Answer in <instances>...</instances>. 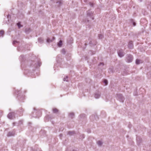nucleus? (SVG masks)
Segmentation results:
<instances>
[{
  "instance_id": "f257e3e1",
  "label": "nucleus",
  "mask_w": 151,
  "mask_h": 151,
  "mask_svg": "<svg viewBox=\"0 0 151 151\" xmlns=\"http://www.w3.org/2000/svg\"><path fill=\"white\" fill-rule=\"evenodd\" d=\"M133 58L132 56L130 55H127L126 57V60L128 63H130L132 62Z\"/></svg>"
},
{
  "instance_id": "f03ea898",
  "label": "nucleus",
  "mask_w": 151,
  "mask_h": 151,
  "mask_svg": "<svg viewBox=\"0 0 151 151\" xmlns=\"http://www.w3.org/2000/svg\"><path fill=\"white\" fill-rule=\"evenodd\" d=\"M116 97L117 99L119 100L120 102H123L124 101V98L122 94H117V95Z\"/></svg>"
},
{
  "instance_id": "7ed1b4c3",
  "label": "nucleus",
  "mask_w": 151,
  "mask_h": 151,
  "mask_svg": "<svg viewBox=\"0 0 151 151\" xmlns=\"http://www.w3.org/2000/svg\"><path fill=\"white\" fill-rule=\"evenodd\" d=\"M117 53L119 56L120 57H123L125 54L122 50H119L117 51Z\"/></svg>"
},
{
  "instance_id": "20e7f679",
  "label": "nucleus",
  "mask_w": 151,
  "mask_h": 151,
  "mask_svg": "<svg viewBox=\"0 0 151 151\" xmlns=\"http://www.w3.org/2000/svg\"><path fill=\"white\" fill-rule=\"evenodd\" d=\"M93 13L90 11H88L87 13V17H89L92 19H94V18L92 17Z\"/></svg>"
},
{
  "instance_id": "39448f33",
  "label": "nucleus",
  "mask_w": 151,
  "mask_h": 151,
  "mask_svg": "<svg viewBox=\"0 0 151 151\" xmlns=\"http://www.w3.org/2000/svg\"><path fill=\"white\" fill-rule=\"evenodd\" d=\"M10 119H13L15 118V113L14 112H10Z\"/></svg>"
},
{
  "instance_id": "423d86ee",
  "label": "nucleus",
  "mask_w": 151,
  "mask_h": 151,
  "mask_svg": "<svg viewBox=\"0 0 151 151\" xmlns=\"http://www.w3.org/2000/svg\"><path fill=\"white\" fill-rule=\"evenodd\" d=\"M101 95L100 93L98 92L95 93V98L96 99H98L100 97Z\"/></svg>"
},
{
  "instance_id": "0eeeda50",
  "label": "nucleus",
  "mask_w": 151,
  "mask_h": 151,
  "mask_svg": "<svg viewBox=\"0 0 151 151\" xmlns=\"http://www.w3.org/2000/svg\"><path fill=\"white\" fill-rule=\"evenodd\" d=\"M128 47L130 49H132L133 47V42L130 41L129 42L128 45Z\"/></svg>"
},
{
  "instance_id": "6e6552de",
  "label": "nucleus",
  "mask_w": 151,
  "mask_h": 151,
  "mask_svg": "<svg viewBox=\"0 0 151 151\" xmlns=\"http://www.w3.org/2000/svg\"><path fill=\"white\" fill-rule=\"evenodd\" d=\"M15 93L16 94L18 95L17 97L18 98V99H19V96L20 95L19 94L21 93L20 90H16Z\"/></svg>"
},
{
  "instance_id": "1a4fd4ad",
  "label": "nucleus",
  "mask_w": 151,
  "mask_h": 151,
  "mask_svg": "<svg viewBox=\"0 0 151 151\" xmlns=\"http://www.w3.org/2000/svg\"><path fill=\"white\" fill-rule=\"evenodd\" d=\"M55 37H53L52 39H51L50 38H48L47 39V42H52L55 39Z\"/></svg>"
},
{
  "instance_id": "9d476101",
  "label": "nucleus",
  "mask_w": 151,
  "mask_h": 151,
  "mask_svg": "<svg viewBox=\"0 0 151 151\" xmlns=\"http://www.w3.org/2000/svg\"><path fill=\"white\" fill-rule=\"evenodd\" d=\"M74 116V114L73 113L71 112L69 114V116L72 119L73 118Z\"/></svg>"
},
{
  "instance_id": "9b49d317",
  "label": "nucleus",
  "mask_w": 151,
  "mask_h": 151,
  "mask_svg": "<svg viewBox=\"0 0 151 151\" xmlns=\"http://www.w3.org/2000/svg\"><path fill=\"white\" fill-rule=\"evenodd\" d=\"M4 35V31L3 30L0 31V37H3Z\"/></svg>"
},
{
  "instance_id": "f8f14e48",
  "label": "nucleus",
  "mask_w": 151,
  "mask_h": 151,
  "mask_svg": "<svg viewBox=\"0 0 151 151\" xmlns=\"http://www.w3.org/2000/svg\"><path fill=\"white\" fill-rule=\"evenodd\" d=\"M75 134L74 132V131H69L68 132V134L70 135H72Z\"/></svg>"
},
{
  "instance_id": "ddd939ff",
  "label": "nucleus",
  "mask_w": 151,
  "mask_h": 151,
  "mask_svg": "<svg viewBox=\"0 0 151 151\" xmlns=\"http://www.w3.org/2000/svg\"><path fill=\"white\" fill-rule=\"evenodd\" d=\"M31 29L29 28H26L25 30V32L27 33H29Z\"/></svg>"
},
{
  "instance_id": "4468645a",
  "label": "nucleus",
  "mask_w": 151,
  "mask_h": 151,
  "mask_svg": "<svg viewBox=\"0 0 151 151\" xmlns=\"http://www.w3.org/2000/svg\"><path fill=\"white\" fill-rule=\"evenodd\" d=\"M53 112L54 113H57L58 112V110L56 108H54L52 109Z\"/></svg>"
},
{
  "instance_id": "2eb2a0df",
  "label": "nucleus",
  "mask_w": 151,
  "mask_h": 151,
  "mask_svg": "<svg viewBox=\"0 0 151 151\" xmlns=\"http://www.w3.org/2000/svg\"><path fill=\"white\" fill-rule=\"evenodd\" d=\"M62 40H60L59 42L58 43V45L59 47H61L62 45Z\"/></svg>"
},
{
  "instance_id": "dca6fc26",
  "label": "nucleus",
  "mask_w": 151,
  "mask_h": 151,
  "mask_svg": "<svg viewBox=\"0 0 151 151\" xmlns=\"http://www.w3.org/2000/svg\"><path fill=\"white\" fill-rule=\"evenodd\" d=\"M17 25L19 29H20L21 27H23V25L20 24V22H19L17 23Z\"/></svg>"
},
{
  "instance_id": "f3484780",
  "label": "nucleus",
  "mask_w": 151,
  "mask_h": 151,
  "mask_svg": "<svg viewBox=\"0 0 151 151\" xmlns=\"http://www.w3.org/2000/svg\"><path fill=\"white\" fill-rule=\"evenodd\" d=\"M97 144L99 146H101L102 145L103 143L101 141H99L97 142Z\"/></svg>"
},
{
  "instance_id": "a211bd4d",
  "label": "nucleus",
  "mask_w": 151,
  "mask_h": 151,
  "mask_svg": "<svg viewBox=\"0 0 151 151\" xmlns=\"http://www.w3.org/2000/svg\"><path fill=\"white\" fill-rule=\"evenodd\" d=\"M96 42H95V43L93 44L92 42V41H91L90 42H89V44L91 45V46H92L94 45H96Z\"/></svg>"
},
{
  "instance_id": "6ab92c4d",
  "label": "nucleus",
  "mask_w": 151,
  "mask_h": 151,
  "mask_svg": "<svg viewBox=\"0 0 151 151\" xmlns=\"http://www.w3.org/2000/svg\"><path fill=\"white\" fill-rule=\"evenodd\" d=\"M94 118H95V119H96L95 116L94 115H91L90 117V119L92 121L94 120V119H93Z\"/></svg>"
},
{
  "instance_id": "aec40b11",
  "label": "nucleus",
  "mask_w": 151,
  "mask_h": 151,
  "mask_svg": "<svg viewBox=\"0 0 151 151\" xmlns=\"http://www.w3.org/2000/svg\"><path fill=\"white\" fill-rule=\"evenodd\" d=\"M104 36L102 34H99L98 35V37L99 39H101L103 38Z\"/></svg>"
},
{
  "instance_id": "412c9836",
  "label": "nucleus",
  "mask_w": 151,
  "mask_h": 151,
  "mask_svg": "<svg viewBox=\"0 0 151 151\" xmlns=\"http://www.w3.org/2000/svg\"><path fill=\"white\" fill-rule=\"evenodd\" d=\"M68 76H65V78H63V80L64 81H66V82H68V80L67 79H68Z\"/></svg>"
},
{
  "instance_id": "4be33fe9",
  "label": "nucleus",
  "mask_w": 151,
  "mask_h": 151,
  "mask_svg": "<svg viewBox=\"0 0 151 151\" xmlns=\"http://www.w3.org/2000/svg\"><path fill=\"white\" fill-rule=\"evenodd\" d=\"M140 60L139 59H137L136 60V63L137 64H139L140 63Z\"/></svg>"
},
{
  "instance_id": "5701e85b",
  "label": "nucleus",
  "mask_w": 151,
  "mask_h": 151,
  "mask_svg": "<svg viewBox=\"0 0 151 151\" xmlns=\"http://www.w3.org/2000/svg\"><path fill=\"white\" fill-rule=\"evenodd\" d=\"M19 110H20V116H21V115H22V112L23 111V110L22 108H20Z\"/></svg>"
},
{
  "instance_id": "b1692460",
  "label": "nucleus",
  "mask_w": 151,
  "mask_h": 151,
  "mask_svg": "<svg viewBox=\"0 0 151 151\" xmlns=\"http://www.w3.org/2000/svg\"><path fill=\"white\" fill-rule=\"evenodd\" d=\"M38 41L39 42L41 43L43 42V40L42 38H38Z\"/></svg>"
},
{
  "instance_id": "393cba45",
  "label": "nucleus",
  "mask_w": 151,
  "mask_h": 151,
  "mask_svg": "<svg viewBox=\"0 0 151 151\" xmlns=\"http://www.w3.org/2000/svg\"><path fill=\"white\" fill-rule=\"evenodd\" d=\"M41 64V63L39 61L38 62H37V65H36V67H37L38 66H40Z\"/></svg>"
},
{
  "instance_id": "a878e982",
  "label": "nucleus",
  "mask_w": 151,
  "mask_h": 151,
  "mask_svg": "<svg viewBox=\"0 0 151 151\" xmlns=\"http://www.w3.org/2000/svg\"><path fill=\"white\" fill-rule=\"evenodd\" d=\"M15 134V132H10V136H14Z\"/></svg>"
},
{
  "instance_id": "bb28decb",
  "label": "nucleus",
  "mask_w": 151,
  "mask_h": 151,
  "mask_svg": "<svg viewBox=\"0 0 151 151\" xmlns=\"http://www.w3.org/2000/svg\"><path fill=\"white\" fill-rule=\"evenodd\" d=\"M37 112L39 115V116H38V117H39V116H41L42 114L41 111H38Z\"/></svg>"
},
{
  "instance_id": "cd10ccee",
  "label": "nucleus",
  "mask_w": 151,
  "mask_h": 151,
  "mask_svg": "<svg viewBox=\"0 0 151 151\" xmlns=\"http://www.w3.org/2000/svg\"><path fill=\"white\" fill-rule=\"evenodd\" d=\"M104 83L105 84V85H107L108 83V81L106 80H104Z\"/></svg>"
},
{
  "instance_id": "c85d7f7f",
  "label": "nucleus",
  "mask_w": 151,
  "mask_h": 151,
  "mask_svg": "<svg viewBox=\"0 0 151 151\" xmlns=\"http://www.w3.org/2000/svg\"><path fill=\"white\" fill-rule=\"evenodd\" d=\"M61 52L63 54H65V50L64 49H63L61 50Z\"/></svg>"
},
{
  "instance_id": "c756f323",
  "label": "nucleus",
  "mask_w": 151,
  "mask_h": 151,
  "mask_svg": "<svg viewBox=\"0 0 151 151\" xmlns=\"http://www.w3.org/2000/svg\"><path fill=\"white\" fill-rule=\"evenodd\" d=\"M16 43H18V42L16 41H14L13 42V44L14 45Z\"/></svg>"
},
{
  "instance_id": "7c9ffc66",
  "label": "nucleus",
  "mask_w": 151,
  "mask_h": 151,
  "mask_svg": "<svg viewBox=\"0 0 151 151\" xmlns=\"http://www.w3.org/2000/svg\"><path fill=\"white\" fill-rule=\"evenodd\" d=\"M147 75L151 78V72L148 73H147Z\"/></svg>"
},
{
  "instance_id": "2f4dec72",
  "label": "nucleus",
  "mask_w": 151,
  "mask_h": 151,
  "mask_svg": "<svg viewBox=\"0 0 151 151\" xmlns=\"http://www.w3.org/2000/svg\"><path fill=\"white\" fill-rule=\"evenodd\" d=\"M57 3L59 4V5H60L62 4V2L61 1H58L57 2Z\"/></svg>"
},
{
  "instance_id": "473e14b6",
  "label": "nucleus",
  "mask_w": 151,
  "mask_h": 151,
  "mask_svg": "<svg viewBox=\"0 0 151 151\" xmlns=\"http://www.w3.org/2000/svg\"><path fill=\"white\" fill-rule=\"evenodd\" d=\"M89 4H90V6H91L92 7L93 6V3H92L91 2H90L89 3Z\"/></svg>"
},
{
  "instance_id": "72a5a7b5",
  "label": "nucleus",
  "mask_w": 151,
  "mask_h": 151,
  "mask_svg": "<svg viewBox=\"0 0 151 151\" xmlns=\"http://www.w3.org/2000/svg\"><path fill=\"white\" fill-rule=\"evenodd\" d=\"M137 139V141H138V140H139V137H137V139Z\"/></svg>"
},
{
  "instance_id": "f704fd0d",
  "label": "nucleus",
  "mask_w": 151,
  "mask_h": 151,
  "mask_svg": "<svg viewBox=\"0 0 151 151\" xmlns=\"http://www.w3.org/2000/svg\"><path fill=\"white\" fill-rule=\"evenodd\" d=\"M133 25L134 26H136V24L135 22H133Z\"/></svg>"
},
{
  "instance_id": "c9c22d12",
  "label": "nucleus",
  "mask_w": 151,
  "mask_h": 151,
  "mask_svg": "<svg viewBox=\"0 0 151 151\" xmlns=\"http://www.w3.org/2000/svg\"><path fill=\"white\" fill-rule=\"evenodd\" d=\"M80 116H85V115L84 114H82Z\"/></svg>"
},
{
  "instance_id": "e433bc0d",
  "label": "nucleus",
  "mask_w": 151,
  "mask_h": 151,
  "mask_svg": "<svg viewBox=\"0 0 151 151\" xmlns=\"http://www.w3.org/2000/svg\"><path fill=\"white\" fill-rule=\"evenodd\" d=\"M7 117H8L9 119V113L7 115Z\"/></svg>"
},
{
  "instance_id": "4c0bfd02",
  "label": "nucleus",
  "mask_w": 151,
  "mask_h": 151,
  "mask_svg": "<svg viewBox=\"0 0 151 151\" xmlns=\"http://www.w3.org/2000/svg\"><path fill=\"white\" fill-rule=\"evenodd\" d=\"M104 65V64L103 63H100V64H99V65Z\"/></svg>"
},
{
  "instance_id": "58836bf2",
  "label": "nucleus",
  "mask_w": 151,
  "mask_h": 151,
  "mask_svg": "<svg viewBox=\"0 0 151 151\" xmlns=\"http://www.w3.org/2000/svg\"><path fill=\"white\" fill-rule=\"evenodd\" d=\"M15 122H14L13 123V126H14L15 125Z\"/></svg>"
},
{
  "instance_id": "ea45409f",
  "label": "nucleus",
  "mask_w": 151,
  "mask_h": 151,
  "mask_svg": "<svg viewBox=\"0 0 151 151\" xmlns=\"http://www.w3.org/2000/svg\"><path fill=\"white\" fill-rule=\"evenodd\" d=\"M7 136H9V132L7 134Z\"/></svg>"
},
{
  "instance_id": "a19ab883",
  "label": "nucleus",
  "mask_w": 151,
  "mask_h": 151,
  "mask_svg": "<svg viewBox=\"0 0 151 151\" xmlns=\"http://www.w3.org/2000/svg\"><path fill=\"white\" fill-rule=\"evenodd\" d=\"M49 117V116H48V115H47V116H46V118H47V117Z\"/></svg>"
},
{
  "instance_id": "79ce46f5",
  "label": "nucleus",
  "mask_w": 151,
  "mask_h": 151,
  "mask_svg": "<svg viewBox=\"0 0 151 151\" xmlns=\"http://www.w3.org/2000/svg\"><path fill=\"white\" fill-rule=\"evenodd\" d=\"M131 127V126H130V125H129V128H130V127Z\"/></svg>"
},
{
  "instance_id": "37998d69",
  "label": "nucleus",
  "mask_w": 151,
  "mask_h": 151,
  "mask_svg": "<svg viewBox=\"0 0 151 151\" xmlns=\"http://www.w3.org/2000/svg\"><path fill=\"white\" fill-rule=\"evenodd\" d=\"M60 137H61L62 136V134H60Z\"/></svg>"
},
{
  "instance_id": "c03bdc74",
  "label": "nucleus",
  "mask_w": 151,
  "mask_h": 151,
  "mask_svg": "<svg viewBox=\"0 0 151 151\" xmlns=\"http://www.w3.org/2000/svg\"><path fill=\"white\" fill-rule=\"evenodd\" d=\"M23 57V56L21 55V56H20V58H21V57H22H22Z\"/></svg>"
},
{
  "instance_id": "a18cd8bd",
  "label": "nucleus",
  "mask_w": 151,
  "mask_h": 151,
  "mask_svg": "<svg viewBox=\"0 0 151 151\" xmlns=\"http://www.w3.org/2000/svg\"><path fill=\"white\" fill-rule=\"evenodd\" d=\"M9 16V14H8V15H7V17H8H8Z\"/></svg>"
},
{
  "instance_id": "49530a36",
  "label": "nucleus",
  "mask_w": 151,
  "mask_h": 151,
  "mask_svg": "<svg viewBox=\"0 0 151 151\" xmlns=\"http://www.w3.org/2000/svg\"><path fill=\"white\" fill-rule=\"evenodd\" d=\"M139 0V1H140V2H141V1H142V0Z\"/></svg>"
},
{
  "instance_id": "de8ad7c7",
  "label": "nucleus",
  "mask_w": 151,
  "mask_h": 151,
  "mask_svg": "<svg viewBox=\"0 0 151 151\" xmlns=\"http://www.w3.org/2000/svg\"><path fill=\"white\" fill-rule=\"evenodd\" d=\"M34 110H35V108H34Z\"/></svg>"
},
{
  "instance_id": "09e8293b",
  "label": "nucleus",
  "mask_w": 151,
  "mask_h": 151,
  "mask_svg": "<svg viewBox=\"0 0 151 151\" xmlns=\"http://www.w3.org/2000/svg\"><path fill=\"white\" fill-rule=\"evenodd\" d=\"M73 151H75V150H73Z\"/></svg>"
}]
</instances>
